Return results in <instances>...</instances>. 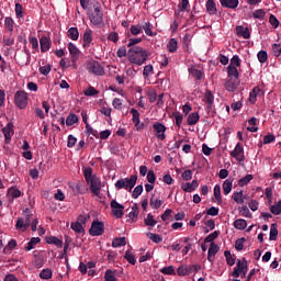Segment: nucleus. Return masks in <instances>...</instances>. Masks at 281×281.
I'll list each match as a JSON object with an SVG mask.
<instances>
[{"label":"nucleus","mask_w":281,"mask_h":281,"mask_svg":"<svg viewBox=\"0 0 281 281\" xmlns=\"http://www.w3.org/2000/svg\"><path fill=\"white\" fill-rule=\"evenodd\" d=\"M128 60L130 63H133V65H144L146 60H148V53L146 49L139 47V46H134L128 49Z\"/></svg>","instance_id":"f257e3e1"},{"label":"nucleus","mask_w":281,"mask_h":281,"mask_svg":"<svg viewBox=\"0 0 281 281\" xmlns=\"http://www.w3.org/2000/svg\"><path fill=\"white\" fill-rule=\"evenodd\" d=\"M34 214H32V211L30 209H25L23 211V217L18 218L15 227L16 229H20V232H26L27 227L32 225V222L34 221Z\"/></svg>","instance_id":"f03ea898"},{"label":"nucleus","mask_w":281,"mask_h":281,"mask_svg":"<svg viewBox=\"0 0 281 281\" xmlns=\"http://www.w3.org/2000/svg\"><path fill=\"white\" fill-rule=\"evenodd\" d=\"M137 184V176L133 175L130 178H122L115 182L116 190H127V192H133V189Z\"/></svg>","instance_id":"7ed1b4c3"},{"label":"nucleus","mask_w":281,"mask_h":281,"mask_svg":"<svg viewBox=\"0 0 281 281\" xmlns=\"http://www.w3.org/2000/svg\"><path fill=\"white\" fill-rule=\"evenodd\" d=\"M89 20L92 25H104V13L102 12V7L97 3L94 10L89 14Z\"/></svg>","instance_id":"20e7f679"},{"label":"nucleus","mask_w":281,"mask_h":281,"mask_svg":"<svg viewBox=\"0 0 281 281\" xmlns=\"http://www.w3.org/2000/svg\"><path fill=\"white\" fill-rule=\"evenodd\" d=\"M14 102L18 109H25L27 106V92L19 90L14 94Z\"/></svg>","instance_id":"39448f33"},{"label":"nucleus","mask_w":281,"mask_h":281,"mask_svg":"<svg viewBox=\"0 0 281 281\" xmlns=\"http://www.w3.org/2000/svg\"><path fill=\"white\" fill-rule=\"evenodd\" d=\"M87 71L94 76H104V67H102V65L97 60H92L87 64Z\"/></svg>","instance_id":"423d86ee"},{"label":"nucleus","mask_w":281,"mask_h":281,"mask_svg":"<svg viewBox=\"0 0 281 281\" xmlns=\"http://www.w3.org/2000/svg\"><path fill=\"white\" fill-rule=\"evenodd\" d=\"M88 186L94 196H100V191L102 190V180L99 177H93V179L89 180Z\"/></svg>","instance_id":"0eeeda50"},{"label":"nucleus","mask_w":281,"mask_h":281,"mask_svg":"<svg viewBox=\"0 0 281 281\" xmlns=\"http://www.w3.org/2000/svg\"><path fill=\"white\" fill-rule=\"evenodd\" d=\"M90 236H102L104 234V223L100 221H93L89 229Z\"/></svg>","instance_id":"6e6552de"},{"label":"nucleus","mask_w":281,"mask_h":281,"mask_svg":"<svg viewBox=\"0 0 281 281\" xmlns=\"http://www.w3.org/2000/svg\"><path fill=\"white\" fill-rule=\"evenodd\" d=\"M110 207L115 218H122V216H124V205L120 204L116 200L111 201Z\"/></svg>","instance_id":"1a4fd4ad"},{"label":"nucleus","mask_w":281,"mask_h":281,"mask_svg":"<svg viewBox=\"0 0 281 281\" xmlns=\"http://www.w3.org/2000/svg\"><path fill=\"white\" fill-rule=\"evenodd\" d=\"M247 260L244 258L243 261L240 259L237 260L236 267L234 268L231 276L233 278H240V271H245L247 269Z\"/></svg>","instance_id":"9d476101"},{"label":"nucleus","mask_w":281,"mask_h":281,"mask_svg":"<svg viewBox=\"0 0 281 281\" xmlns=\"http://www.w3.org/2000/svg\"><path fill=\"white\" fill-rule=\"evenodd\" d=\"M243 153H245V149L243 148V144L237 143V145L235 146V149L231 151V157H233L237 161H245V155H243Z\"/></svg>","instance_id":"9b49d317"},{"label":"nucleus","mask_w":281,"mask_h":281,"mask_svg":"<svg viewBox=\"0 0 281 281\" xmlns=\"http://www.w3.org/2000/svg\"><path fill=\"white\" fill-rule=\"evenodd\" d=\"M31 58H32V54L30 53V49H27V48H24L23 52L18 56L19 64L22 67L30 65Z\"/></svg>","instance_id":"f8f14e48"},{"label":"nucleus","mask_w":281,"mask_h":281,"mask_svg":"<svg viewBox=\"0 0 281 281\" xmlns=\"http://www.w3.org/2000/svg\"><path fill=\"white\" fill-rule=\"evenodd\" d=\"M153 128L156 133V137H158L161 142H164V139H166V125H164L159 122H156L153 125Z\"/></svg>","instance_id":"ddd939ff"},{"label":"nucleus","mask_w":281,"mask_h":281,"mask_svg":"<svg viewBox=\"0 0 281 281\" xmlns=\"http://www.w3.org/2000/svg\"><path fill=\"white\" fill-rule=\"evenodd\" d=\"M2 133L8 144V142L12 140V135H14V124H12V122H9L7 126L2 128Z\"/></svg>","instance_id":"4468645a"},{"label":"nucleus","mask_w":281,"mask_h":281,"mask_svg":"<svg viewBox=\"0 0 281 281\" xmlns=\"http://www.w3.org/2000/svg\"><path fill=\"white\" fill-rule=\"evenodd\" d=\"M238 85H240L238 79L228 78L225 82V89L226 91L234 92L238 89Z\"/></svg>","instance_id":"2eb2a0df"},{"label":"nucleus","mask_w":281,"mask_h":281,"mask_svg":"<svg viewBox=\"0 0 281 281\" xmlns=\"http://www.w3.org/2000/svg\"><path fill=\"white\" fill-rule=\"evenodd\" d=\"M68 50H69V54L71 56L72 63H76V60H78V58H80V49H78L76 44L70 42L68 44Z\"/></svg>","instance_id":"dca6fc26"},{"label":"nucleus","mask_w":281,"mask_h":281,"mask_svg":"<svg viewBox=\"0 0 281 281\" xmlns=\"http://www.w3.org/2000/svg\"><path fill=\"white\" fill-rule=\"evenodd\" d=\"M40 45H41V52L45 54V52H49L52 49V41H49V37L47 36H42L40 40Z\"/></svg>","instance_id":"f3484780"},{"label":"nucleus","mask_w":281,"mask_h":281,"mask_svg":"<svg viewBox=\"0 0 281 281\" xmlns=\"http://www.w3.org/2000/svg\"><path fill=\"white\" fill-rule=\"evenodd\" d=\"M265 92L262 91V89H260V87L256 86L249 93V102L251 104H256L257 98L258 95H263Z\"/></svg>","instance_id":"a211bd4d"},{"label":"nucleus","mask_w":281,"mask_h":281,"mask_svg":"<svg viewBox=\"0 0 281 281\" xmlns=\"http://www.w3.org/2000/svg\"><path fill=\"white\" fill-rule=\"evenodd\" d=\"M218 254V245L216 243L212 241L210 244V248L207 251V260L209 262H214V257Z\"/></svg>","instance_id":"6ab92c4d"},{"label":"nucleus","mask_w":281,"mask_h":281,"mask_svg":"<svg viewBox=\"0 0 281 281\" xmlns=\"http://www.w3.org/2000/svg\"><path fill=\"white\" fill-rule=\"evenodd\" d=\"M236 34L241 38L248 40L251 38V33L249 32V27H245L243 25L236 26Z\"/></svg>","instance_id":"aec40b11"},{"label":"nucleus","mask_w":281,"mask_h":281,"mask_svg":"<svg viewBox=\"0 0 281 281\" xmlns=\"http://www.w3.org/2000/svg\"><path fill=\"white\" fill-rule=\"evenodd\" d=\"M91 43H93V31L87 29L83 33V47H91Z\"/></svg>","instance_id":"412c9836"},{"label":"nucleus","mask_w":281,"mask_h":281,"mask_svg":"<svg viewBox=\"0 0 281 281\" xmlns=\"http://www.w3.org/2000/svg\"><path fill=\"white\" fill-rule=\"evenodd\" d=\"M205 7L207 14L211 16L218 14V9H216V2L214 0H207Z\"/></svg>","instance_id":"4be33fe9"},{"label":"nucleus","mask_w":281,"mask_h":281,"mask_svg":"<svg viewBox=\"0 0 281 281\" xmlns=\"http://www.w3.org/2000/svg\"><path fill=\"white\" fill-rule=\"evenodd\" d=\"M183 192H194L199 188V181L192 180V182H187L181 186Z\"/></svg>","instance_id":"5701e85b"},{"label":"nucleus","mask_w":281,"mask_h":281,"mask_svg":"<svg viewBox=\"0 0 281 281\" xmlns=\"http://www.w3.org/2000/svg\"><path fill=\"white\" fill-rule=\"evenodd\" d=\"M222 8H228L229 10H236L238 8V0H220Z\"/></svg>","instance_id":"b1692460"},{"label":"nucleus","mask_w":281,"mask_h":281,"mask_svg":"<svg viewBox=\"0 0 281 281\" xmlns=\"http://www.w3.org/2000/svg\"><path fill=\"white\" fill-rule=\"evenodd\" d=\"M7 196L11 201H14V199H19V196H21V190H19L16 187H11L7 191Z\"/></svg>","instance_id":"393cba45"},{"label":"nucleus","mask_w":281,"mask_h":281,"mask_svg":"<svg viewBox=\"0 0 281 281\" xmlns=\"http://www.w3.org/2000/svg\"><path fill=\"white\" fill-rule=\"evenodd\" d=\"M69 188H71L75 195L85 194V184L82 182L69 184Z\"/></svg>","instance_id":"a878e982"},{"label":"nucleus","mask_w":281,"mask_h":281,"mask_svg":"<svg viewBox=\"0 0 281 281\" xmlns=\"http://www.w3.org/2000/svg\"><path fill=\"white\" fill-rule=\"evenodd\" d=\"M47 245H56L59 249H63V240L56 236H48L45 238Z\"/></svg>","instance_id":"bb28decb"},{"label":"nucleus","mask_w":281,"mask_h":281,"mask_svg":"<svg viewBox=\"0 0 281 281\" xmlns=\"http://www.w3.org/2000/svg\"><path fill=\"white\" fill-rule=\"evenodd\" d=\"M234 183V179H226L224 182H223V193L227 196V194H229V192H232V186Z\"/></svg>","instance_id":"cd10ccee"},{"label":"nucleus","mask_w":281,"mask_h":281,"mask_svg":"<svg viewBox=\"0 0 281 281\" xmlns=\"http://www.w3.org/2000/svg\"><path fill=\"white\" fill-rule=\"evenodd\" d=\"M200 117L201 116H199V113H196V112L189 114L188 120H187L188 125L194 126L195 124L199 123Z\"/></svg>","instance_id":"c85d7f7f"},{"label":"nucleus","mask_w":281,"mask_h":281,"mask_svg":"<svg viewBox=\"0 0 281 281\" xmlns=\"http://www.w3.org/2000/svg\"><path fill=\"white\" fill-rule=\"evenodd\" d=\"M67 36L71 41H78V38H80V33L78 32V27H70L67 32Z\"/></svg>","instance_id":"c756f323"},{"label":"nucleus","mask_w":281,"mask_h":281,"mask_svg":"<svg viewBox=\"0 0 281 281\" xmlns=\"http://www.w3.org/2000/svg\"><path fill=\"white\" fill-rule=\"evenodd\" d=\"M178 47H179V43L175 38H171L169 41V43L167 44V49H168L169 54H175V52H177Z\"/></svg>","instance_id":"7c9ffc66"},{"label":"nucleus","mask_w":281,"mask_h":281,"mask_svg":"<svg viewBox=\"0 0 281 281\" xmlns=\"http://www.w3.org/2000/svg\"><path fill=\"white\" fill-rule=\"evenodd\" d=\"M149 205H150L151 210H159V207H161V205H164V202L161 200L155 198V195H153L150 198Z\"/></svg>","instance_id":"2f4dec72"},{"label":"nucleus","mask_w":281,"mask_h":281,"mask_svg":"<svg viewBox=\"0 0 281 281\" xmlns=\"http://www.w3.org/2000/svg\"><path fill=\"white\" fill-rule=\"evenodd\" d=\"M227 74H228V78H233L237 80L240 76V74L238 72V68H236V66H228Z\"/></svg>","instance_id":"473e14b6"},{"label":"nucleus","mask_w":281,"mask_h":281,"mask_svg":"<svg viewBox=\"0 0 281 281\" xmlns=\"http://www.w3.org/2000/svg\"><path fill=\"white\" fill-rule=\"evenodd\" d=\"M130 113L133 115V123L135 124V126L137 128H142V126L139 125V111H137V109L133 108Z\"/></svg>","instance_id":"72a5a7b5"},{"label":"nucleus","mask_w":281,"mask_h":281,"mask_svg":"<svg viewBox=\"0 0 281 281\" xmlns=\"http://www.w3.org/2000/svg\"><path fill=\"white\" fill-rule=\"evenodd\" d=\"M38 243H41V237L31 238V240L27 243V245L24 248L25 251H32V249H34L35 245H38Z\"/></svg>","instance_id":"f704fd0d"},{"label":"nucleus","mask_w":281,"mask_h":281,"mask_svg":"<svg viewBox=\"0 0 281 281\" xmlns=\"http://www.w3.org/2000/svg\"><path fill=\"white\" fill-rule=\"evenodd\" d=\"M52 276H54V272L49 268L43 269L40 272L41 280H52Z\"/></svg>","instance_id":"c9c22d12"},{"label":"nucleus","mask_w":281,"mask_h":281,"mask_svg":"<svg viewBox=\"0 0 281 281\" xmlns=\"http://www.w3.org/2000/svg\"><path fill=\"white\" fill-rule=\"evenodd\" d=\"M83 177L86 179V183L91 181V179H93V177H98L95 175H93V169L91 167H87L83 169Z\"/></svg>","instance_id":"e433bc0d"},{"label":"nucleus","mask_w":281,"mask_h":281,"mask_svg":"<svg viewBox=\"0 0 281 281\" xmlns=\"http://www.w3.org/2000/svg\"><path fill=\"white\" fill-rule=\"evenodd\" d=\"M144 223L146 227H155L157 225V220H155V216H153L150 213L147 214V217H145Z\"/></svg>","instance_id":"4c0bfd02"},{"label":"nucleus","mask_w":281,"mask_h":281,"mask_svg":"<svg viewBox=\"0 0 281 281\" xmlns=\"http://www.w3.org/2000/svg\"><path fill=\"white\" fill-rule=\"evenodd\" d=\"M126 245V237H117L114 238L112 241V247L117 248V247H125Z\"/></svg>","instance_id":"58836bf2"},{"label":"nucleus","mask_w":281,"mask_h":281,"mask_svg":"<svg viewBox=\"0 0 281 281\" xmlns=\"http://www.w3.org/2000/svg\"><path fill=\"white\" fill-rule=\"evenodd\" d=\"M254 180V175H246L244 178L238 180V186L245 188L250 181Z\"/></svg>","instance_id":"ea45409f"},{"label":"nucleus","mask_w":281,"mask_h":281,"mask_svg":"<svg viewBox=\"0 0 281 281\" xmlns=\"http://www.w3.org/2000/svg\"><path fill=\"white\" fill-rule=\"evenodd\" d=\"M70 227L77 234H85V226H82V224L80 222L71 223Z\"/></svg>","instance_id":"a19ab883"},{"label":"nucleus","mask_w":281,"mask_h":281,"mask_svg":"<svg viewBox=\"0 0 281 281\" xmlns=\"http://www.w3.org/2000/svg\"><path fill=\"white\" fill-rule=\"evenodd\" d=\"M127 216L131 221H135V218H137V216H139V207L137 206V204H134L132 206V211L128 213Z\"/></svg>","instance_id":"79ce46f5"},{"label":"nucleus","mask_w":281,"mask_h":281,"mask_svg":"<svg viewBox=\"0 0 281 281\" xmlns=\"http://www.w3.org/2000/svg\"><path fill=\"white\" fill-rule=\"evenodd\" d=\"M235 229H247V221L239 218L234 222Z\"/></svg>","instance_id":"37998d69"},{"label":"nucleus","mask_w":281,"mask_h":281,"mask_svg":"<svg viewBox=\"0 0 281 281\" xmlns=\"http://www.w3.org/2000/svg\"><path fill=\"white\" fill-rule=\"evenodd\" d=\"M269 240H278V224H271Z\"/></svg>","instance_id":"c03bdc74"},{"label":"nucleus","mask_w":281,"mask_h":281,"mask_svg":"<svg viewBox=\"0 0 281 281\" xmlns=\"http://www.w3.org/2000/svg\"><path fill=\"white\" fill-rule=\"evenodd\" d=\"M224 256H225L226 262L229 267H234L236 265V259L233 258L232 252L229 250H225Z\"/></svg>","instance_id":"a18cd8bd"},{"label":"nucleus","mask_w":281,"mask_h":281,"mask_svg":"<svg viewBox=\"0 0 281 281\" xmlns=\"http://www.w3.org/2000/svg\"><path fill=\"white\" fill-rule=\"evenodd\" d=\"M220 235H221V231H214L213 233H211L209 236L204 238V243H214V240H216V238H218Z\"/></svg>","instance_id":"49530a36"},{"label":"nucleus","mask_w":281,"mask_h":281,"mask_svg":"<svg viewBox=\"0 0 281 281\" xmlns=\"http://www.w3.org/2000/svg\"><path fill=\"white\" fill-rule=\"evenodd\" d=\"M271 214H274V216H280L281 214V201H279L277 204H273L270 206Z\"/></svg>","instance_id":"de8ad7c7"},{"label":"nucleus","mask_w":281,"mask_h":281,"mask_svg":"<svg viewBox=\"0 0 281 281\" xmlns=\"http://www.w3.org/2000/svg\"><path fill=\"white\" fill-rule=\"evenodd\" d=\"M214 196L216 202L218 203V205H221V203H223V198L221 196V186L216 184L214 187Z\"/></svg>","instance_id":"09e8293b"},{"label":"nucleus","mask_w":281,"mask_h":281,"mask_svg":"<svg viewBox=\"0 0 281 281\" xmlns=\"http://www.w3.org/2000/svg\"><path fill=\"white\" fill-rule=\"evenodd\" d=\"M74 124H78V115L69 114L66 119V125L74 126Z\"/></svg>","instance_id":"8fccbe9b"},{"label":"nucleus","mask_w":281,"mask_h":281,"mask_svg":"<svg viewBox=\"0 0 281 281\" xmlns=\"http://www.w3.org/2000/svg\"><path fill=\"white\" fill-rule=\"evenodd\" d=\"M189 74L198 80H201V78H203V72L196 68H189Z\"/></svg>","instance_id":"3c124183"},{"label":"nucleus","mask_w":281,"mask_h":281,"mask_svg":"<svg viewBox=\"0 0 281 281\" xmlns=\"http://www.w3.org/2000/svg\"><path fill=\"white\" fill-rule=\"evenodd\" d=\"M143 30L145 32V34H147V36H155L157 33H153V25L150 22H146L143 25Z\"/></svg>","instance_id":"603ef678"},{"label":"nucleus","mask_w":281,"mask_h":281,"mask_svg":"<svg viewBox=\"0 0 281 281\" xmlns=\"http://www.w3.org/2000/svg\"><path fill=\"white\" fill-rule=\"evenodd\" d=\"M100 93L98 90H95L92 86L88 87L86 90H83V94L87 98H91L93 95H98Z\"/></svg>","instance_id":"864d4df0"},{"label":"nucleus","mask_w":281,"mask_h":281,"mask_svg":"<svg viewBox=\"0 0 281 281\" xmlns=\"http://www.w3.org/2000/svg\"><path fill=\"white\" fill-rule=\"evenodd\" d=\"M233 200L235 201V203L243 205V203H245V199L243 198V191L235 192L233 194Z\"/></svg>","instance_id":"5fc2aeb1"},{"label":"nucleus","mask_w":281,"mask_h":281,"mask_svg":"<svg viewBox=\"0 0 281 281\" xmlns=\"http://www.w3.org/2000/svg\"><path fill=\"white\" fill-rule=\"evenodd\" d=\"M142 192H144V186H136L132 193L133 199H139V196H142Z\"/></svg>","instance_id":"6e6d98bb"},{"label":"nucleus","mask_w":281,"mask_h":281,"mask_svg":"<svg viewBox=\"0 0 281 281\" xmlns=\"http://www.w3.org/2000/svg\"><path fill=\"white\" fill-rule=\"evenodd\" d=\"M257 58H258L259 63L265 64V63H267V60H269V55L267 54L266 50H260L257 54Z\"/></svg>","instance_id":"4d7b16f0"},{"label":"nucleus","mask_w":281,"mask_h":281,"mask_svg":"<svg viewBox=\"0 0 281 281\" xmlns=\"http://www.w3.org/2000/svg\"><path fill=\"white\" fill-rule=\"evenodd\" d=\"M125 260L130 262V265H136L137 259H135V255L131 254V250H127L124 255Z\"/></svg>","instance_id":"13d9d810"},{"label":"nucleus","mask_w":281,"mask_h":281,"mask_svg":"<svg viewBox=\"0 0 281 281\" xmlns=\"http://www.w3.org/2000/svg\"><path fill=\"white\" fill-rule=\"evenodd\" d=\"M160 273H164V276H175V267L169 266V267H164L160 269Z\"/></svg>","instance_id":"bf43d9fd"},{"label":"nucleus","mask_w":281,"mask_h":281,"mask_svg":"<svg viewBox=\"0 0 281 281\" xmlns=\"http://www.w3.org/2000/svg\"><path fill=\"white\" fill-rule=\"evenodd\" d=\"M269 23L272 25L273 30H278V27H280V20H278V18L273 14L270 15Z\"/></svg>","instance_id":"052dcab7"},{"label":"nucleus","mask_w":281,"mask_h":281,"mask_svg":"<svg viewBox=\"0 0 281 281\" xmlns=\"http://www.w3.org/2000/svg\"><path fill=\"white\" fill-rule=\"evenodd\" d=\"M146 236H148L153 243L159 244L164 240V237H161V235H157L154 233H147Z\"/></svg>","instance_id":"680f3d73"},{"label":"nucleus","mask_w":281,"mask_h":281,"mask_svg":"<svg viewBox=\"0 0 281 281\" xmlns=\"http://www.w3.org/2000/svg\"><path fill=\"white\" fill-rule=\"evenodd\" d=\"M4 25L9 32H14V20L12 18H5Z\"/></svg>","instance_id":"e2e57ef3"},{"label":"nucleus","mask_w":281,"mask_h":281,"mask_svg":"<svg viewBox=\"0 0 281 281\" xmlns=\"http://www.w3.org/2000/svg\"><path fill=\"white\" fill-rule=\"evenodd\" d=\"M201 271V266L199 265H191L187 267V276H190V273H198Z\"/></svg>","instance_id":"0e129e2a"},{"label":"nucleus","mask_w":281,"mask_h":281,"mask_svg":"<svg viewBox=\"0 0 281 281\" xmlns=\"http://www.w3.org/2000/svg\"><path fill=\"white\" fill-rule=\"evenodd\" d=\"M105 281H117V278H115V272L113 270H106L104 274Z\"/></svg>","instance_id":"69168bd1"},{"label":"nucleus","mask_w":281,"mask_h":281,"mask_svg":"<svg viewBox=\"0 0 281 281\" xmlns=\"http://www.w3.org/2000/svg\"><path fill=\"white\" fill-rule=\"evenodd\" d=\"M204 100H205L206 104H214V94H212V91L206 90V92L204 94Z\"/></svg>","instance_id":"338daca9"},{"label":"nucleus","mask_w":281,"mask_h":281,"mask_svg":"<svg viewBox=\"0 0 281 281\" xmlns=\"http://www.w3.org/2000/svg\"><path fill=\"white\" fill-rule=\"evenodd\" d=\"M272 54L276 56V58H279V56L281 54V44L272 45Z\"/></svg>","instance_id":"774afa93"}]
</instances>
